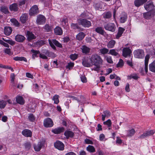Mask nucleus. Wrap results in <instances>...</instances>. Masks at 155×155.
Returning <instances> with one entry per match:
<instances>
[{
  "instance_id": "14",
  "label": "nucleus",
  "mask_w": 155,
  "mask_h": 155,
  "mask_svg": "<svg viewBox=\"0 0 155 155\" xmlns=\"http://www.w3.org/2000/svg\"><path fill=\"white\" fill-rule=\"evenodd\" d=\"M82 64L83 65L87 67H89L91 66V64L90 63L88 58L84 57L82 59Z\"/></svg>"
},
{
  "instance_id": "54",
  "label": "nucleus",
  "mask_w": 155,
  "mask_h": 155,
  "mask_svg": "<svg viewBox=\"0 0 155 155\" xmlns=\"http://www.w3.org/2000/svg\"><path fill=\"white\" fill-rule=\"evenodd\" d=\"M104 124L107 125L108 127H110L111 126V122L110 119H109L107 121L104 122Z\"/></svg>"
},
{
  "instance_id": "55",
  "label": "nucleus",
  "mask_w": 155,
  "mask_h": 155,
  "mask_svg": "<svg viewBox=\"0 0 155 155\" xmlns=\"http://www.w3.org/2000/svg\"><path fill=\"white\" fill-rule=\"evenodd\" d=\"M130 59L126 61L127 64L130 67H132L133 66L132 63V57H130Z\"/></svg>"
},
{
  "instance_id": "38",
  "label": "nucleus",
  "mask_w": 155,
  "mask_h": 155,
  "mask_svg": "<svg viewBox=\"0 0 155 155\" xmlns=\"http://www.w3.org/2000/svg\"><path fill=\"white\" fill-rule=\"evenodd\" d=\"M2 39L5 41L9 44L12 45H13L15 44V41L11 39H6L4 38H3Z\"/></svg>"
},
{
  "instance_id": "4",
  "label": "nucleus",
  "mask_w": 155,
  "mask_h": 155,
  "mask_svg": "<svg viewBox=\"0 0 155 155\" xmlns=\"http://www.w3.org/2000/svg\"><path fill=\"white\" fill-rule=\"evenodd\" d=\"M49 42L50 46L54 50H56V49L54 44L59 48H62V45L55 39H53L52 41L49 40Z\"/></svg>"
},
{
  "instance_id": "19",
  "label": "nucleus",
  "mask_w": 155,
  "mask_h": 155,
  "mask_svg": "<svg viewBox=\"0 0 155 155\" xmlns=\"http://www.w3.org/2000/svg\"><path fill=\"white\" fill-rule=\"evenodd\" d=\"M147 0H135L134 2V4L136 7H139L143 5L146 2Z\"/></svg>"
},
{
  "instance_id": "15",
  "label": "nucleus",
  "mask_w": 155,
  "mask_h": 155,
  "mask_svg": "<svg viewBox=\"0 0 155 155\" xmlns=\"http://www.w3.org/2000/svg\"><path fill=\"white\" fill-rule=\"evenodd\" d=\"M15 40L18 42H23L25 39V38L23 35H18L15 36Z\"/></svg>"
},
{
  "instance_id": "43",
  "label": "nucleus",
  "mask_w": 155,
  "mask_h": 155,
  "mask_svg": "<svg viewBox=\"0 0 155 155\" xmlns=\"http://www.w3.org/2000/svg\"><path fill=\"white\" fill-rule=\"evenodd\" d=\"M68 22V19L67 18L63 19L61 21V25L64 28L66 26Z\"/></svg>"
},
{
  "instance_id": "18",
  "label": "nucleus",
  "mask_w": 155,
  "mask_h": 155,
  "mask_svg": "<svg viewBox=\"0 0 155 155\" xmlns=\"http://www.w3.org/2000/svg\"><path fill=\"white\" fill-rule=\"evenodd\" d=\"M127 18V15L126 13L122 12L120 18V21L121 23H124L125 22Z\"/></svg>"
},
{
  "instance_id": "8",
  "label": "nucleus",
  "mask_w": 155,
  "mask_h": 155,
  "mask_svg": "<svg viewBox=\"0 0 155 155\" xmlns=\"http://www.w3.org/2000/svg\"><path fill=\"white\" fill-rule=\"evenodd\" d=\"M39 12V10L38 6L35 5L33 6L29 10V15L30 16L36 15Z\"/></svg>"
},
{
  "instance_id": "51",
  "label": "nucleus",
  "mask_w": 155,
  "mask_h": 155,
  "mask_svg": "<svg viewBox=\"0 0 155 155\" xmlns=\"http://www.w3.org/2000/svg\"><path fill=\"white\" fill-rule=\"evenodd\" d=\"M124 65V62L123 60L120 59L119 60V62L117 64V67H122Z\"/></svg>"
},
{
  "instance_id": "62",
  "label": "nucleus",
  "mask_w": 155,
  "mask_h": 155,
  "mask_svg": "<svg viewBox=\"0 0 155 155\" xmlns=\"http://www.w3.org/2000/svg\"><path fill=\"white\" fill-rule=\"evenodd\" d=\"M47 56L51 57H55V54L54 53L49 52Z\"/></svg>"
},
{
  "instance_id": "12",
  "label": "nucleus",
  "mask_w": 155,
  "mask_h": 155,
  "mask_svg": "<svg viewBox=\"0 0 155 155\" xmlns=\"http://www.w3.org/2000/svg\"><path fill=\"white\" fill-rule=\"evenodd\" d=\"M46 20V18L44 16L41 15H38L36 20L37 23L39 25L44 24Z\"/></svg>"
},
{
  "instance_id": "57",
  "label": "nucleus",
  "mask_w": 155,
  "mask_h": 155,
  "mask_svg": "<svg viewBox=\"0 0 155 155\" xmlns=\"http://www.w3.org/2000/svg\"><path fill=\"white\" fill-rule=\"evenodd\" d=\"M74 65V63L72 62H70L68 64V65L66 66V68L70 69L71 68L73 67Z\"/></svg>"
},
{
  "instance_id": "23",
  "label": "nucleus",
  "mask_w": 155,
  "mask_h": 155,
  "mask_svg": "<svg viewBox=\"0 0 155 155\" xmlns=\"http://www.w3.org/2000/svg\"><path fill=\"white\" fill-rule=\"evenodd\" d=\"M28 19L27 14L25 13L22 15L20 17V20L22 23H25Z\"/></svg>"
},
{
  "instance_id": "47",
  "label": "nucleus",
  "mask_w": 155,
  "mask_h": 155,
  "mask_svg": "<svg viewBox=\"0 0 155 155\" xmlns=\"http://www.w3.org/2000/svg\"><path fill=\"white\" fill-rule=\"evenodd\" d=\"M6 102L3 100L0 101V108H3L5 107L6 105Z\"/></svg>"
},
{
  "instance_id": "50",
  "label": "nucleus",
  "mask_w": 155,
  "mask_h": 155,
  "mask_svg": "<svg viewBox=\"0 0 155 155\" xmlns=\"http://www.w3.org/2000/svg\"><path fill=\"white\" fill-rule=\"evenodd\" d=\"M104 115L106 117H108L110 115V113L108 110H105L103 112Z\"/></svg>"
},
{
  "instance_id": "36",
  "label": "nucleus",
  "mask_w": 155,
  "mask_h": 155,
  "mask_svg": "<svg viewBox=\"0 0 155 155\" xmlns=\"http://www.w3.org/2000/svg\"><path fill=\"white\" fill-rule=\"evenodd\" d=\"M13 59L16 61H24L25 62H27L26 58L23 57H16L13 58Z\"/></svg>"
},
{
  "instance_id": "29",
  "label": "nucleus",
  "mask_w": 155,
  "mask_h": 155,
  "mask_svg": "<svg viewBox=\"0 0 155 155\" xmlns=\"http://www.w3.org/2000/svg\"><path fill=\"white\" fill-rule=\"evenodd\" d=\"M64 134L67 138L71 137H72L74 135V133L70 130H67L64 133Z\"/></svg>"
},
{
  "instance_id": "28",
  "label": "nucleus",
  "mask_w": 155,
  "mask_h": 155,
  "mask_svg": "<svg viewBox=\"0 0 155 155\" xmlns=\"http://www.w3.org/2000/svg\"><path fill=\"white\" fill-rule=\"evenodd\" d=\"M85 35L83 32H79L76 36V38L79 41L82 40L84 37Z\"/></svg>"
},
{
  "instance_id": "31",
  "label": "nucleus",
  "mask_w": 155,
  "mask_h": 155,
  "mask_svg": "<svg viewBox=\"0 0 155 155\" xmlns=\"http://www.w3.org/2000/svg\"><path fill=\"white\" fill-rule=\"evenodd\" d=\"M149 70L153 72H155V60L149 65Z\"/></svg>"
},
{
  "instance_id": "5",
  "label": "nucleus",
  "mask_w": 155,
  "mask_h": 155,
  "mask_svg": "<svg viewBox=\"0 0 155 155\" xmlns=\"http://www.w3.org/2000/svg\"><path fill=\"white\" fill-rule=\"evenodd\" d=\"M143 17L146 19H150L155 15V9L149 11L143 14Z\"/></svg>"
},
{
  "instance_id": "25",
  "label": "nucleus",
  "mask_w": 155,
  "mask_h": 155,
  "mask_svg": "<svg viewBox=\"0 0 155 155\" xmlns=\"http://www.w3.org/2000/svg\"><path fill=\"white\" fill-rule=\"evenodd\" d=\"M150 58V56L147 54L145 57V69L146 73L148 71V65L149 60Z\"/></svg>"
},
{
  "instance_id": "30",
  "label": "nucleus",
  "mask_w": 155,
  "mask_h": 155,
  "mask_svg": "<svg viewBox=\"0 0 155 155\" xmlns=\"http://www.w3.org/2000/svg\"><path fill=\"white\" fill-rule=\"evenodd\" d=\"M16 101L17 103L21 105H23L25 103L23 97L21 96H18L16 97Z\"/></svg>"
},
{
  "instance_id": "2",
  "label": "nucleus",
  "mask_w": 155,
  "mask_h": 155,
  "mask_svg": "<svg viewBox=\"0 0 155 155\" xmlns=\"http://www.w3.org/2000/svg\"><path fill=\"white\" fill-rule=\"evenodd\" d=\"M78 21L79 24L84 27L88 28L91 25V22L86 19L79 18Z\"/></svg>"
},
{
  "instance_id": "63",
  "label": "nucleus",
  "mask_w": 155,
  "mask_h": 155,
  "mask_svg": "<svg viewBox=\"0 0 155 155\" xmlns=\"http://www.w3.org/2000/svg\"><path fill=\"white\" fill-rule=\"evenodd\" d=\"M26 76L29 78H33V75L31 74L30 73H26Z\"/></svg>"
},
{
  "instance_id": "17",
  "label": "nucleus",
  "mask_w": 155,
  "mask_h": 155,
  "mask_svg": "<svg viewBox=\"0 0 155 155\" xmlns=\"http://www.w3.org/2000/svg\"><path fill=\"white\" fill-rule=\"evenodd\" d=\"M22 134L24 136L27 137H31L32 136V132L31 131L29 130L25 129L23 130Z\"/></svg>"
},
{
  "instance_id": "33",
  "label": "nucleus",
  "mask_w": 155,
  "mask_h": 155,
  "mask_svg": "<svg viewBox=\"0 0 155 155\" xmlns=\"http://www.w3.org/2000/svg\"><path fill=\"white\" fill-rule=\"evenodd\" d=\"M127 132V136L128 137H131L134 135L135 131L134 129H132L131 130H128Z\"/></svg>"
},
{
  "instance_id": "58",
  "label": "nucleus",
  "mask_w": 155,
  "mask_h": 155,
  "mask_svg": "<svg viewBox=\"0 0 155 155\" xmlns=\"http://www.w3.org/2000/svg\"><path fill=\"white\" fill-rule=\"evenodd\" d=\"M70 58L71 59L74 60L77 58V55L76 54H72L70 56Z\"/></svg>"
},
{
  "instance_id": "61",
  "label": "nucleus",
  "mask_w": 155,
  "mask_h": 155,
  "mask_svg": "<svg viewBox=\"0 0 155 155\" xmlns=\"http://www.w3.org/2000/svg\"><path fill=\"white\" fill-rule=\"evenodd\" d=\"M85 142L87 144H92L93 143L92 141L89 139H86L85 140Z\"/></svg>"
},
{
  "instance_id": "20",
  "label": "nucleus",
  "mask_w": 155,
  "mask_h": 155,
  "mask_svg": "<svg viewBox=\"0 0 155 155\" xmlns=\"http://www.w3.org/2000/svg\"><path fill=\"white\" fill-rule=\"evenodd\" d=\"M43 144L41 141L39 142L37 144L34 145V147L35 150L36 151H39L41 149Z\"/></svg>"
},
{
  "instance_id": "45",
  "label": "nucleus",
  "mask_w": 155,
  "mask_h": 155,
  "mask_svg": "<svg viewBox=\"0 0 155 155\" xmlns=\"http://www.w3.org/2000/svg\"><path fill=\"white\" fill-rule=\"evenodd\" d=\"M51 27L49 26V25L48 24L45 25L43 27V29L45 30V31L47 32L51 31Z\"/></svg>"
},
{
  "instance_id": "1",
  "label": "nucleus",
  "mask_w": 155,
  "mask_h": 155,
  "mask_svg": "<svg viewBox=\"0 0 155 155\" xmlns=\"http://www.w3.org/2000/svg\"><path fill=\"white\" fill-rule=\"evenodd\" d=\"M91 63L95 66L92 70L98 72L100 68V65L102 64L103 60L100 56L97 54L92 55L91 58Z\"/></svg>"
},
{
  "instance_id": "49",
  "label": "nucleus",
  "mask_w": 155,
  "mask_h": 155,
  "mask_svg": "<svg viewBox=\"0 0 155 155\" xmlns=\"http://www.w3.org/2000/svg\"><path fill=\"white\" fill-rule=\"evenodd\" d=\"M145 132L148 137L153 134L155 133V131L153 130H151L146 131Z\"/></svg>"
},
{
  "instance_id": "41",
  "label": "nucleus",
  "mask_w": 155,
  "mask_h": 155,
  "mask_svg": "<svg viewBox=\"0 0 155 155\" xmlns=\"http://www.w3.org/2000/svg\"><path fill=\"white\" fill-rule=\"evenodd\" d=\"M71 28L74 30L79 29H80V27L77 23H72L71 25Z\"/></svg>"
},
{
  "instance_id": "11",
  "label": "nucleus",
  "mask_w": 155,
  "mask_h": 155,
  "mask_svg": "<svg viewBox=\"0 0 155 155\" xmlns=\"http://www.w3.org/2000/svg\"><path fill=\"white\" fill-rule=\"evenodd\" d=\"M54 147L57 149L61 150H63L64 149V145L61 141H57L54 144Z\"/></svg>"
},
{
  "instance_id": "56",
  "label": "nucleus",
  "mask_w": 155,
  "mask_h": 155,
  "mask_svg": "<svg viewBox=\"0 0 155 155\" xmlns=\"http://www.w3.org/2000/svg\"><path fill=\"white\" fill-rule=\"evenodd\" d=\"M81 79L83 83H86L87 81V78L84 75H82L81 77Z\"/></svg>"
},
{
  "instance_id": "3",
  "label": "nucleus",
  "mask_w": 155,
  "mask_h": 155,
  "mask_svg": "<svg viewBox=\"0 0 155 155\" xmlns=\"http://www.w3.org/2000/svg\"><path fill=\"white\" fill-rule=\"evenodd\" d=\"M134 56L137 58H142L144 56V53L142 49H138L135 50L134 52Z\"/></svg>"
},
{
  "instance_id": "22",
  "label": "nucleus",
  "mask_w": 155,
  "mask_h": 155,
  "mask_svg": "<svg viewBox=\"0 0 155 155\" xmlns=\"http://www.w3.org/2000/svg\"><path fill=\"white\" fill-rule=\"evenodd\" d=\"M125 29L121 27H119L118 29V31L117 35H116V38L117 39H119L122 35Z\"/></svg>"
},
{
  "instance_id": "21",
  "label": "nucleus",
  "mask_w": 155,
  "mask_h": 155,
  "mask_svg": "<svg viewBox=\"0 0 155 155\" xmlns=\"http://www.w3.org/2000/svg\"><path fill=\"white\" fill-rule=\"evenodd\" d=\"M4 33L6 35H9L12 33V29L11 27L8 26H6L4 28Z\"/></svg>"
},
{
  "instance_id": "39",
  "label": "nucleus",
  "mask_w": 155,
  "mask_h": 155,
  "mask_svg": "<svg viewBox=\"0 0 155 155\" xmlns=\"http://www.w3.org/2000/svg\"><path fill=\"white\" fill-rule=\"evenodd\" d=\"M103 18H109L111 16V14L109 12H108L104 13L103 14Z\"/></svg>"
},
{
  "instance_id": "32",
  "label": "nucleus",
  "mask_w": 155,
  "mask_h": 155,
  "mask_svg": "<svg viewBox=\"0 0 155 155\" xmlns=\"http://www.w3.org/2000/svg\"><path fill=\"white\" fill-rule=\"evenodd\" d=\"M116 43V41L114 40H111L107 44V47L109 48H113L115 44Z\"/></svg>"
},
{
  "instance_id": "46",
  "label": "nucleus",
  "mask_w": 155,
  "mask_h": 155,
  "mask_svg": "<svg viewBox=\"0 0 155 155\" xmlns=\"http://www.w3.org/2000/svg\"><path fill=\"white\" fill-rule=\"evenodd\" d=\"M100 51L101 54H103L107 53L109 51V50L105 48L100 49Z\"/></svg>"
},
{
  "instance_id": "59",
  "label": "nucleus",
  "mask_w": 155,
  "mask_h": 155,
  "mask_svg": "<svg viewBox=\"0 0 155 155\" xmlns=\"http://www.w3.org/2000/svg\"><path fill=\"white\" fill-rule=\"evenodd\" d=\"M147 137V134L146 132L143 133V134L140 135L139 137L138 138L139 139H144L146 137Z\"/></svg>"
},
{
  "instance_id": "40",
  "label": "nucleus",
  "mask_w": 155,
  "mask_h": 155,
  "mask_svg": "<svg viewBox=\"0 0 155 155\" xmlns=\"http://www.w3.org/2000/svg\"><path fill=\"white\" fill-rule=\"evenodd\" d=\"M117 50L115 49H111L109 51L108 54H111L115 56H117L118 54V53L117 52Z\"/></svg>"
},
{
  "instance_id": "37",
  "label": "nucleus",
  "mask_w": 155,
  "mask_h": 155,
  "mask_svg": "<svg viewBox=\"0 0 155 155\" xmlns=\"http://www.w3.org/2000/svg\"><path fill=\"white\" fill-rule=\"evenodd\" d=\"M95 31L97 33L102 35H104V32L102 28L101 27H98L96 28Z\"/></svg>"
},
{
  "instance_id": "48",
  "label": "nucleus",
  "mask_w": 155,
  "mask_h": 155,
  "mask_svg": "<svg viewBox=\"0 0 155 155\" xmlns=\"http://www.w3.org/2000/svg\"><path fill=\"white\" fill-rule=\"evenodd\" d=\"M24 145L25 149L27 150H29L31 147V145L30 143L27 142L25 143Z\"/></svg>"
},
{
  "instance_id": "26",
  "label": "nucleus",
  "mask_w": 155,
  "mask_h": 155,
  "mask_svg": "<svg viewBox=\"0 0 155 155\" xmlns=\"http://www.w3.org/2000/svg\"><path fill=\"white\" fill-rule=\"evenodd\" d=\"M54 32L56 35H61L63 34L61 28L58 26L56 27L54 29Z\"/></svg>"
},
{
  "instance_id": "52",
  "label": "nucleus",
  "mask_w": 155,
  "mask_h": 155,
  "mask_svg": "<svg viewBox=\"0 0 155 155\" xmlns=\"http://www.w3.org/2000/svg\"><path fill=\"white\" fill-rule=\"evenodd\" d=\"M4 51L5 53L9 55H11L12 54L10 48H5L4 50Z\"/></svg>"
},
{
  "instance_id": "27",
  "label": "nucleus",
  "mask_w": 155,
  "mask_h": 155,
  "mask_svg": "<svg viewBox=\"0 0 155 155\" xmlns=\"http://www.w3.org/2000/svg\"><path fill=\"white\" fill-rule=\"evenodd\" d=\"M81 48L83 53L85 54H89L91 50L90 48L85 45L82 46Z\"/></svg>"
},
{
  "instance_id": "64",
  "label": "nucleus",
  "mask_w": 155,
  "mask_h": 155,
  "mask_svg": "<svg viewBox=\"0 0 155 155\" xmlns=\"http://www.w3.org/2000/svg\"><path fill=\"white\" fill-rule=\"evenodd\" d=\"M107 61L108 62L110 63H112L113 61H112L111 58V57H108L106 58Z\"/></svg>"
},
{
  "instance_id": "13",
  "label": "nucleus",
  "mask_w": 155,
  "mask_h": 155,
  "mask_svg": "<svg viewBox=\"0 0 155 155\" xmlns=\"http://www.w3.org/2000/svg\"><path fill=\"white\" fill-rule=\"evenodd\" d=\"M27 39L28 41H31L32 40L35 39L36 37L32 32L27 31L25 33Z\"/></svg>"
},
{
  "instance_id": "42",
  "label": "nucleus",
  "mask_w": 155,
  "mask_h": 155,
  "mask_svg": "<svg viewBox=\"0 0 155 155\" xmlns=\"http://www.w3.org/2000/svg\"><path fill=\"white\" fill-rule=\"evenodd\" d=\"M87 151H89L90 152H95V149L94 147L92 146L89 145L87 147Z\"/></svg>"
},
{
  "instance_id": "6",
  "label": "nucleus",
  "mask_w": 155,
  "mask_h": 155,
  "mask_svg": "<svg viewBox=\"0 0 155 155\" xmlns=\"http://www.w3.org/2000/svg\"><path fill=\"white\" fill-rule=\"evenodd\" d=\"M144 7L147 11H151L155 9L153 3L151 1L148 2L146 4L144 5Z\"/></svg>"
},
{
  "instance_id": "34",
  "label": "nucleus",
  "mask_w": 155,
  "mask_h": 155,
  "mask_svg": "<svg viewBox=\"0 0 155 155\" xmlns=\"http://www.w3.org/2000/svg\"><path fill=\"white\" fill-rule=\"evenodd\" d=\"M0 10L1 12L5 14H7L9 13L7 7L5 6L1 7Z\"/></svg>"
},
{
  "instance_id": "9",
  "label": "nucleus",
  "mask_w": 155,
  "mask_h": 155,
  "mask_svg": "<svg viewBox=\"0 0 155 155\" xmlns=\"http://www.w3.org/2000/svg\"><path fill=\"white\" fill-rule=\"evenodd\" d=\"M105 29L108 31L114 32L115 31V27L114 24L111 23H108L104 25Z\"/></svg>"
},
{
  "instance_id": "53",
  "label": "nucleus",
  "mask_w": 155,
  "mask_h": 155,
  "mask_svg": "<svg viewBox=\"0 0 155 155\" xmlns=\"http://www.w3.org/2000/svg\"><path fill=\"white\" fill-rule=\"evenodd\" d=\"M29 120L31 121H34L35 120V117L33 114H30L28 117Z\"/></svg>"
},
{
  "instance_id": "10",
  "label": "nucleus",
  "mask_w": 155,
  "mask_h": 155,
  "mask_svg": "<svg viewBox=\"0 0 155 155\" xmlns=\"http://www.w3.org/2000/svg\"><path fill=\"white\" fill-rule=\"evenodd\" d=\"M132 52L131 50L128 48H124L123 49L122 55L126 58L127 57H130V54Z\"/></svg>"
},
{
  "instance_id": "16",
  "label": "nucleus",
  "mask_w": 155,
  "mask_h": 155,
  "mask_svg": "<svg viewBox=\"0 0 155 155\" xmlns=\"http://www.w3.org/2000/svg\"><path fill=\"white\" fill-rule=\"evenodd\" d=\"M9 9L11 11L17 12L18 11V8L17 4L13 3L9 5Z\"/></svg>"
},
{
  "instance_id": "7",
  "label": "nucleus",
  "mask_w": 155,
  "mask_h": 155,
  "mask_svg": "<svg viewBox=\"0 0 155 155\" xmlns=\"http://www.w3.org/2000/svg\"><path fill=\"white\" fill-rule=\"evenodd\" d=\"M53 122L52 120L49 118H47L44 121V125L46 127H50L53 125Z\"/></svg>"
},
{
  "instance_id": "24",
  "label": "nucleus",
  "mask_w": 155,
  "mask_h": 155,
  "mask_svg": "<svg viewBox=\"0 0 155 155\" xmlns=\"http://www.w3.org/2000/svg\"><path fill=\"white\" fill-rule=\"evenodd\" d=\"M64 128L63 127H59L52 130V132L55 134H59L64 131Z\"/></svg>"
},
{
  "instance_id": "35",
  "label": "nucleus",
  "mask_w": 155,
  "mask_h": 155,
  "mask_svg": "<svg viewBox=\"0 0 155 155\" xmlns=\"http://www.w3.org/2000/svg\"><path fill=\"white\" fill-rule=\"evenodd\" d=\"M31 51L33 53L32 58L33 59H35V57H37V54L40 53L39 51H35L33 49H31Z\"/></svg>"
},
{
  "instance_id": "60",
  "label": "nucleus",
  "mask_w": 155,
  "mask_h": 155,
  "mask_svg": "<svg viewBox=\"0 0 155 155\" xmlns=\"http://www.w3.org/2000/svg\"><path fill=\"white\" fill-rule=\"evenodd\" d=\"M15 75L14 73L11 74L10 76V78H11V81L12 83H13L14 81V80L15 79Z\"/></svg>"
},
{
  "instance_id": "44",
  "label": "nucleus",
  "mask_w": 155,
  "mask_h": 155,
  "mask_svg": "<svg viewBox=\"0 0 155 155\" xmlns=\"http://www.w3.org/2000/svg\"><path fill=\"white\" fill-rule=\"evenodd\" d=\"M59 96L58 95H55L52 98V100L54 101V103L57 104L59 102Z\"/></svg>"
}]
</instances>
